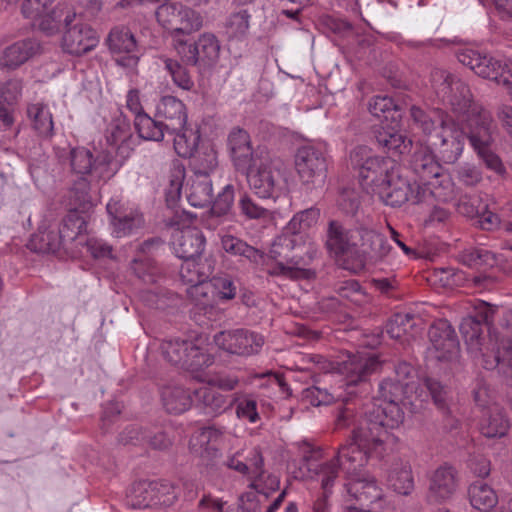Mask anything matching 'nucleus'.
Masks as SVG:
<instances>
[{"label":"nucleus","mask_w":512,"mask_h":512,"mask_svg":"<svg viewBox=\"0 0 512 512\" xmlns=\"http://www.w3.org/2000/svg\"><path fill=\"white\" fill-rule=\"evenodd\" d=\"M241 170L246 172L249 187L259 198L274 199L278 197L283 177L268 152L259 154L254 161L249 163V167H243Z\"/></svg>","instance_id":"nucleus-5"},{"label":"nucleus","mask_w":512,"mask_h":512,"mask_svg":"<svg viewBox=\"0 0 512 512\" xmlns=\"http://www.w3.org/2000/svg\"><path fill=\"white\" fill-rule=\"evenodd\" d=\"M205 237L196 227H188L182 230L175 241L176 255L182 260L203 258Z\"/></svg>","instance_id":"nucleus-26"},{"label":"nucleus","mask_w":512,"mask_h":512,"mask_svg":"<svg viewBox=\"0 0 512 512\" xmlns=\"http://www.w3.org/2000/svg\"><path fill=\"white\" fill-rule=\"evenodd\" d=\"M295 166L306 184L323 183L327 173V161L323 151L314 146H302L295 155Z\"/></svg>","instance_id":"nucleus-12"},{"label":"nucleus","mask_w":512,"mask_h":512,"mask_svg":"<svg viewBox=\"0 0 512 512\" xmlns=\"http://www.w3.org/2000/svg\"><path fill=\"white\" fill-rule=\"evenodd\" d=\"M87 222L77 209H71L62 219L59 229V237L64 244L65 252H72L73 242L86 232Z\"/></svg>","instance_id":"nucleus-32"},{"label":"nucleus","mask_w":512,"mask_h":512,"mask_svg":"<svg viewBox=\"0 0 512 512\" xmlns=\"http://www.w3.org/2000/svg\"><path fill=\"white\" fill-rule=\"evenodd\" d=\"M165 68L172 76L173 82L183 90H191L194 87V81L187 68L188 65L176 60L166 58L164 60Z\"/></svg>","instance_id":"nucleus-51"},{"label":"nucleus","mask_w":512,"mask_h":512,"mask_svg":"<svg viewBox=\"0 0 512 512\" xmlns=\"http://www.w3.org/2000/svg\"><path fill=\"white\" fill-rule=\"evenodd\" d=\"M161 352L168 362L187 370L197 371L210 365L209 355L205 354L190 340L173 339L163 341Z\"/></svg>","instance_id":"nucleus-9"},{"label":"nucleus","mask_w":512,"mask_h":512,"mask_svg":"<svg viewBox=\"0 0 512 512\" xmlns=\"http://www.w3.org/2000/svg\"><path fill=\"white\" fill-rule=\"evenodd\" d=\"M40 48L39 43L31 38L17 41L0 52V68L13 70L34 56Z\"/></svg>","instance_id":"nucleus-24"},{"label":"nucleus","mask_w":512,"mask_h":512,"mask_svg":"<svg viewBox=\"0 0 512 512\" xmlns=\"http://www.w3.org/2000/svg\"><path fill=\"white\" fill-rule=\"evenodd\" d=\"M130 266L137 278L145 284H154L160 278V269L152 257L137 256Z\"/></svg>","instance_id":"nucleus-46"},{"label":"nucleus","mask_w":512,"mask_h":512,"mask_svg":"<svg viewBox=\"0 0 512 512\" xmlns=\"http://www.w3.org/2000/svg\"><path fill=\"white\" fill-rule=\"evenodd\" d=\"M385 450V445H374L372 441H367V445L360 437L353 436L350 444L342 445L336 456L328 463L334 464L337 471L341 469L346 475L344 484L347 492V501H355L361 507L377 505L381 509L383 499L382 489L377 485L375 479L361 472V468L366 464L367 458L372 453L381 456Z\"/></svg>","instance_id":"nucleus-2"},{"label":"nucleus","mask_w":512,"mask_h":512,"mask_svg":"<svg viewBox=\"0 0 512 512\" xmlns=\"http://www.w3.org/2000/svg\"><path fill=\"white\" fill-rule=\"evenodd\" d=\"M76 19V13L66 4H59L49 13H42L33 25L46 35H54L64 26H70Z\"/></svg>","instance_id":"nucleus-27"},{"label":"nucleus","mask_w":512,"mask_h":512,"mask_svg":"<svg viewBox=\"0 0 512 512\" xmlns=\"http://www.w3.org/2000/svg\"><path fill=\"white\" fill-rule=\"evenodd\" d=\"M465 139L463 131L444 129L437 147L438 159L445 164H454L463 152Z\"/></svg>","instance_id":"nucleus-31"},{"label":"nucleus","mask_w":512,"mask_h":512,"mask_svg":"<svg viewBox=\"0 0 512 512\" xmlns=\"http://www.w3.org/2000/svg\"><path fill=\"white\" fill-rule=\"evenodd\" d=\"M428 337L436 359L448 360L456 354L459 341L455 330L447 320L435 321L429 328Z\"/></svg>","instance_id":"nucleus-17"},{"label":"nucleus","mask_w":512,"mask_h":512,"mask_svg":"<svg viewBox=\"0 0 512 512\" xmlns=\"http://www.w3.org/2000/svg\"><path fill=\"white\" fill-rule=\"evenodd\" d=\"M189 203L194 207H204L212 203L213 189L209 177L195 176L192 179L189 193Z\"/></svg>","instance_id":"nucleus-44"},{"label":"nucleus","mask_w":512,"mask_h":512,"mask_svg":"<svg viewBox=\"0 0 512 512\" xmlns=\"http://www.w3.org/2000/svg\"><path fill=\"white\" fill-rule=\"evenodd\" d=\"M152 481L142 480L133 485L131 505L137 508L155 507Z\"/></svg>","instance_id":"nucleus-54"},{"label":"nucleus","mask_w":512,"mask_h":512,"mask_svg":"<svg viewBox=\"0 0 512 512\" xmlns=\"http://www.w3.org/2000/svg\"><path fill=\"white\" fill-rule=\"evenodd\" d=\"M130 136L129 124L126 120L117 119L107 129L106 141L109 146L116 147L120 142L126 141Z\"/></svg>","instance_id":"nucleus-63"},{"label":"nucleus","mask_w":512,"mask_h":512,"mask_svg":"<svg viewBox=\"0 0 512 512\" xmlns=\"http://www.w3.org/2000/svg\"><path fill=\"white\" fill-rule=\"evenodd\" d=\"M153 498L156 506H170L178 496L177 488L167 480L152 481Z\"/></svg>","instance_id":"nucleus-56"},{"label":"nucleus","mask_w":512,"mask_h":512,"mask_svg":"<svg viewBox=\"0 0 512 512\" xmlns=\"http://www.w3.org/2000/svg\"><path fill=\"white\" fill-rule=\"evenodd\" d=\"M184 177V166L178 160L173 161L170 169V185L165 192L166 204L169 208H174L180 199Z\"/></svg>","instance_id":"nucleus-47"},{"label":"nucleus","mask_w":512,"mask_h":512,"mask_svg":"<svg viewBox=\"0 0 512 512\" xmlns=\"http://www.w3.org/2000/svg\"><path fill=\"white\" fill-rule=\"evenodd\" d=\"M389 483L397 493L409 495L414 489L411 466L405 464L400 468H395L389 476Z\"/></svg>","instance_id":"nucleus-50"},{"label":"nucleus","mask_w":512,"mask_h":512,"mask_svg":"<svg viewBox=\"0 0 512 512\" xmlns=\"http://www.w3.org/2000/svg\"><path fill=\"white\" fill-rule=\"evenodd\" d=\"M234 202V187L226 185L213 202L210 213L206 219L207 226L216 229L229 215Z\"/></svg>","instance_id":"nucleus-36"},{"label":"nucleus","mask_w":512,"mask_h":512,"mask_svg":"<svg viewBox=\"0 0 512 512\" xmlns=\"http://www.w3.org/2000/svg\"><path fill=\"white\" fill-rule=\"evenodd\" d=\"M381 199L391 207H400L410 200L412 184L401 175L400 168L391 171L388 179L377 190Z\"/></svg>","instance_id":"nucleus-21"},{"label":"nucleus","mask_w":512,"mask_h":512,"mask_svg":"<svg viewBox=\"0 0 512 512\" xmlns=\"http://www.w3.org/2000/svg\"><path fill=\"white\" fill-rule=\"evenodd\" d=\"M494 313L493 307L485 303L477 317H466L460 324V332L471 351H481L482 346V323H489Z\"/></svg>","instance_id":"nucleus-23"},{"label":"nucleus","mask_w":512,"mask_h":512,"mask_svg":"<svg viewBox=\"0 0 512 512\" xmlns=\"http://www.w3.org/2000/svg\"><path fill=\"white\" fill-rule=\"evenodd\" d=\"M196 401L205 414L218 416L233 405V400L213 387L203 386L194 391Z\"/></svg>","instance_id":"nucleus-29"},{"label":"nucleus","mask_w":512,"mask_h":512,"mask_svg":"<svg viewBox=\"0 0 512 512\" xmlns=\"http://www.w3.org/2000/svg\"><path fill=\"white\" fill-rule=\"evenodd\" d=\"M239 206L243 215L249 219H268L270 211L263 205L258 204L251 196L244 194L239 200Z\"/></svg>","instance_id":"nucleus-60"},{"label":"nucleus","mask_w":512,"mask_h":512,"mask_svg":"<svg viewBox=\"0 0 512 512\" xmlns=\"http://www.w3.org/2000/svg\"><path fill=\"white\" fill-rule=\"evenodd\" d=\"M189 158L195 176L209 177L218 166L217 151L211 144L201 146Z\"/></svg>","instance_id":"nucleus-34"},{"label":"nucleus","mask_w":512,"mask_h":512,"mask_svg":"<svg viewBox=\"0 0 512 512\" xmlns=\"http://www.w3.org/2000/svg\"><path fill=\"white\" fill-rule=\"evenodd\" d=\"M338 206L345 214L355 215L360 207L359 193L354 189H343L338 197Z\"/></svg>","instance_id":"nucleus-64"},{"label":"nucleus","mask_w":512,"mask_h":512,"mask_svg":"<svg viewBox=\"0 0 512 512\" xmlns=\"http://www.w3.org/2000/svg\"><path fill=\"white\" fill-rule=\"evenodd\" d=\"M359 241L362 253L374 263L382 261L391 251V245L383 234L365 227H360Z\"/></svg>","instance_id":"nucleus-28"},{"label":"nucleus","mask_w":512,"mask_h":512,"mask_svg":"<svg viewBox=\"0 0 512 512\" xmlns=\"http://www.w3.org/2000/svg\"><path fill=\"white\" fill-rule=\"evenodd\" d=\"M359 235L360 227L346 229L339 221L331 220L328 223L325 246L330 254L344 256L358 247Z\"/></svg>","instance_id":"nucleus-18"},{"label":"nucleus","mask_w":512,"mask_h":512,"mask_svg":"<svg viewBox=\"0 0 512 512\" xmlns=\"http://www.w3.org/2000/svg\"><path fill=\"white\" fill-rule=\"evenodd\" d=\"M96 179H88L86 176H79L73 183L70 190V201L74 209L85 210L90 207L92 198L90 195V184Z\"/></svg>","instance_id":"nucleus-48"},{"label":"nucleus","mask_w":512,"mask_h":512,"mask_svg":"<svg viewBox=\"0 0 512 512\" xmlns=\"http://www.w3.org/2000/svg\"><path fill=\"white\" fill-rule=\"evenodd\" d=\"M176 49L183 63L196 67L202 73L218 61L220 43L214 34L204 33L192 44L177 39Z\"/></svg>","instance_id":"nucleus-7"},{"label":"nucleus","mask_w":512,"mask_h":512,"mask_svg":"<svg viewBox=\"0 0 512 512\" xmlns=\"http://www.w3.org/2000/svg\"><path fill=\"white\" fill-rule=\"evenodd\" d=\"M214 271V260L208 257L183 260L179 275L183 283L189 287L205 282Z\"/></svg>","instance_id":"nucleus-30"},{"label":"nucleus","mask_w":512,"mask_h":512,"mask_svg":"<svg viewBox=\"0 0 512 512\" xmlns=\"http://www.w3.org/2000/svg\"><path fill=\"white\" fill-rule=\"evenodd\" d=\"M468 497L471 505L482 511L490 510L498 503V496L494 489L480 480L469 486Z\"/></svg>","instance_id":"nucleus-39"},{"label":"nucleus","mask_w":512,"mask_h":512,"mask_svg":"<svg viewBox=\"0 0 512 512\" xmlns=\"http://www.w3.org/2000/svg\"><path fill=\"white\" fill-rule=\"evenodd\" d=\"M107 44L113 54H127V56L116 60L118 65L130 69L137 66L139 57L135 53L138 50V45L134 34L128 27L112 28L107 37Z\"/></svg>","instance_id":"nucleus-13"},{"label":"nucleus","mask_w":512,"mask_h":512,"mask_svg":"<svg viewBox=\"0 0 512 512\" xmlns=\"http://www.w3.org/2000/svg\"><path fill=\"white\" fill-rule=\"evenodd\" d=\"M309 471H314L320 478L323 494L319 497L312 506V512H330L328 503V496L331 493V488L337 478V469L334 464L323 463L317 464L314 468L309 467Z\"/></svg>","instance_id":"nucleus-33"},{"label":"nucleus","mask_w":512,"mask_h":512,"mask_svg":"<svg viewBox=\"0 0 512 512\" xmlns=\"http://www.w3.org/2000/svg\"><path fill=\"white\" fill-rule=\"evenodd\" d=\"M168 134L174 135V149L180 157H190L197 150L200 139V135L197 132L184 128L182 131Z\"/></svg>","instance_id":"nucleus-49"},{"label":"nucleus","mask_w":512,"mask_h":512,"mask_svg":"<svg viewBox=\"0 0 512 512\" xmlns=\"http://www.w3.org/2000/svg\"><path fill=\"white\" fill-rule=\"evenodd\" d=\"M299 240L300 238L297 234L288 232L286 227L285 232L274 241L270 253L274 258H284L288 263L299 266L301 264L300 257L296 255L290 256L289 254L300 244Z\"/></svg>","instance_id":"nucleus-42"},{"label":"nucleus","mask_w":512,"mask_h":512,"mask_svg":"<svg viewBox=\"0 0 512 512\" xmlns=\"http://www.w3.org/2000/svg\"><path fill=\"white\" fill-rule=\"evenodd\" d=\"M161 395L163 405L169 413L181 414L191 407V393L180 386L165 387Z\"/></svg>","instance_id":"nucleus-37"},{"label":"nucleus","mask_w":512,"mask_h":512,"mask_svg":"<svg viewBox=\"0 0 512 512\" xmlns=\"http://www.w3.org/2000/svg\"><path fill=\"white\" fill-rule=\"evenodd\" d=\"M27 115L31 120L33 129L40 137H52L54 128L52 114L46 105L41 103L30 104L27 107Z\"/></svg>","instance_id":"nucleus-40"},{"label":"nucleus","mask_w":512,"mask_h":512,"mask_svg":"<svg viewBox=\"0 0 512 512\" xmlns=\"http://www.w3.org/2000/svg\"><path fill=\"white\" fill-rule=\"evenodd\" d=\"M27 247L37 253H56L64 250V244L57 230H44L31 236Z\"/></svg>","instance_id":"nucleus-43"},{"label":"nucleus","mask_w":512,"mask_h":512,"mask_svg":"<svg viewBox=\"0 0 512 512\" xmlns=\"http://www.w3.org/2000/svg\"><path fill=\"white\" fill-rule=\"evenodd\" d=\"M215 344L222 350L236 355L257 354L264 344V337L246 329L220 331L214 335Z\"/></svg>","instance_id":"nucleus-11"},{"label":"nucleus","mask_w":512,"mask_h":512,"mask_svg":"<svg viewBox=\"0 0 512 512\" xmlns=\"http://www.w3.org/2000/svg\"><path fill=\"white\" fill-rule=\"evenodd\" d=\"M71 167L73 171L81 176L90 175V178L95 179L93 175V154L85 148H76L71 151Z\"/></svg>","instance_id":"nucleus-55"},{"label":"nucleus","mask_w":512,"mask_h":512,"mask_svg":"<svg viewBox=\"0 0 512 512\" xmlns=\"http://www.w3.org/2000/svg\"><path fill=\"white\" fill-rule=\"evenodd\" d=\"M319 216L320 210L315 207L300 211L290 220L287 225V230L292 234H299L300 232L315 225L319 219Z\"/></svg>","instance_id":"nucleus-53"},{"label":"nucleus","mask_w":512,"mask_h":512,"mask_svg":"<svg viewBox=\"0 0 512 512\" xmlns=\"http://www.w3.org/2000/svg\"><path fill=\"white\" fill-rule=\"evenodd\" d=\"M221 246L225 252L233 256L244 257L253 263H258L264 256L261 250L232 235L223 236L221 238Z\"/></svg>","instance_id":"nucleus-41"},{"label":"nucleus","mask_w":512,"mask_h":512,"mask_svg":"<svg viewBox=\"0 0 512 512\" xmlns=\"http://www.w3.org/2000/svg\"><path fill=\"white\" fill-rule=\"evenodd\" d=\"M411 168L423 182L438 178L442 170L433 151L423 144L416 145L411 159Z\"/></svg>","instance_id":"nucleus-25"},{"label":"nucleus","mask_w":512,"mask_h":512,"mask_svg":"<svg viewBox=\"0 0 512 512\" xmlns=\"http://www.w3.org/2000/svg\"><path fill=\"white\" fill-rule=\"evenodd\" d=\"M377 144L392 155H403L410 152L412 140L400 132L392 131L381 127L375 132Z\"/></svg>","instance_id":"nucleus-35"},{"label":"nucleus","mask_w":512,"mask_h":512,"mask_svg":"<svg viewBox=\"0 0 512 512\" xmlns=\"http://www.w3.org/2000/svg\"><path fill=\"white\" fill-rule=\"evenodd\" d=\"M334 290L340 297L349 300L355 305H362L367 301L366 293L359 282L354 279L335 283Z\"/></svg>","instance_id":"nucleus-52"},{"label":"nucleus","mask_w":512,"mask_h":512,"mask_svg":"<svg viewBox=\"0 0 512 512\" xmlns=\"http://www.w3.org/2000/svg\"><path fill=\"white\" fill-rule=\"evenodd\" d=\"M112 162L113 155L110 151L102 152L93 158V175L97 181L110 179L115 174L116 170L111 167Z\"/></svg>","instance_id":"nucleus-61"},{"label":"nucleus","mask_w":512,"mask_h":512,"mask_svg":"<svg viewBox=\"0 0 512 512\" xmlns=\"http://www.w3.org/2000/svg\"><path fill=\"white\" fill-rule=\"evenodd\" d=\"M157 21L173 35H189L202 27L199 13L181 3H164L156 12Z\"/></svg>","instance_id":"nucleus-8"},{"label":"nucleus","mask_w":512,"mask_h":512,"mask_svg":"<svg viewBox=\"0 0 512 512\" xmlns=\"http://www.w3.org/2000/svg\"><path fill=\"white\" fill-rule=\"evenodd\" d=\"M430 79L438 97L448 104L459 118L472 114L475 112L474 109H482L473 102L469 86L455 75L443 69L434 68Z\"/></svg>","instance_id":"nucleus-4"},{"label":"nucleus","mask_w":512,"mask_h":512,"mask_svg":"<svg viewBox=\"0 0 512 512\" xmlns=\"http://www.w3.org/2000/svg\"><path fill=\"white\" fill-rule=\"evenodd\" d=\"M227 145L233 163L239 170L243 167H249V163L254 161L259 154H264L266 152L260 148L254 151L251 146V139L248 132L240 127H234L231 129L228 134Z\"/></svg>","instance_id":"nucleus-19"},{"label":"nucleus","mask_w":512,"mask_h":512,"mask_svg":"<svg viewBox=\"0 0 512 512\" xmlns=\"http://www.w3.org/2000/svg\"><path fill=\"white\" fill-rule=\"evenodd\" d=\"M472 114L463 118L467 122L465 133L473 149L478 152L489 148L493 142L491 114L485 109H474Z\"/></svg>","instance_id":"nucleus-14"},{"label":"nucleus","mask_w":512,"mask_h":512,"mask_svg":"<svg viewBox=\"0 0 512 512\" xmlns=\"http://www.w3.org/2000/svg\"><path fill=\"white\" fill-rule=\"evenodd\" d=\"M509 427V420L505 412L498 406H494L482 419L480 430L485 437L494 438L505 436Z\"/></svg>","instance_id":"nucleus-38"},{"label":"nucleus","mask_w":512,"mask_h":512,"mask_svg":"<svg viewBox=\"0 0 512 512\" xmlns=\"http://www.w3.org/2000/svg\"><path fill=\"white\" fill-rule=\"evenodd\" d=\"M216 298L221 300H232L236 296V285L228 275L209 278Z\"/></svg>","instance_id":"nucleus-59"},{"label":"nucleus","mask_w":512,"mask_h":512,"mask_svg":"<svg viewBox=\"0 0 512 512\" xmlns=\"http://www.w3.org/2000/svg\"><path fill=\"white\" fill-rule=\"evenodd\" d=\"M250 15L246 10L233 13L228 18L226 27L231 37H242L249 29Z\"/></svg>","instance_id":"nucleus-62"},{"label":"nucleus","mask_w":512,"mask_h":512,"mask_svg":"<svg viewBox=\"0 0 512 512\" xmlns=\"http://www.w3.org/2000/svg\"><path fill=\"white\" fill-rule=\"evenodd\" d=\"M159 118H151L148 114L137 115L134 118V127L140 138L151 141H161L166 133V128Z\"/></svg>","instance_id":"nucleus-45"},{"label":"nucleus","mask_w":512,"mask_h":512,"mask_svg":"<svg viewBox=\"0 0 512 512\" xmlns=\"http://www.w3.org/2000/svg\"><path fill=\"white\" fill-rule=\"evenodd\" d=\"M367 155L366 147H357L351 153L352 161L359 166V176L366 185H373L377 190L390 176L391 171L398 167L390 157L366 156L363 162V156Z\"/></svg>","instance_id":"nucleus-10"},{"label":"nucleus","mask_w":512,"mask_h":512,"mask_svg":"<svg viewBox=\"0 0 512 512\" xmlns=\"http://www.w3.org/2000/svg\"><path fill=\"white\" fill-rule=\"evenodd\" d=\"M424 386L429 391L434 404L444 414L449 411V390L440 381L432 377L424 379Z\"/></svg>","instance_id":"nucleus-57"},{"label":"nucleus","mask_w":512,"mask_h":512,"mask_svg":"<svg viewBox=\"0 0 512 512\" xmlns=\"http://www.w3.org/2000/svg\"><path fill=\"white\" fill-rule=\"evenodd\" d=\"M156 117L163 123L166 133L182 131L187 122L185 104L174 96H164L156 107Z\"/></svg>","instance_id":"nucleus-20"},{"label":"nucleus","mask_w":512,"mask_h":512,"mask_svg":"<svg viewBox=\"0 0 512 512\" xmlns=\"http://www.w3.org/2000/svg\"><path fill=\"white\" fill-rule=\"evenodd\" d=\"M457 487L458 472L453 466L445 463L432 472L427 497L431 502L441 503L450 499Z\"/></svg>","instance_id":"nucleus-16"},{"label":"nucleus","mask_w":512,"mask_h":512,"mask_svg":"<svg viewBox=\"0 0 512 512\" xmlns=\"http://www.w3.org/2000/svg\"><path fill=\"white\" fill-rule=\"evenodd\" d=\"M407 384L392 378L379 384L378 396L364 404V418L360 422L356 437L367 445L372 441L376 447L386 445L392 438L390 430L399 427L404 421L400 407Z\"/></svg>","instance_id":"nucleus-1"},{"label":"nucleus","mask_w":512,"mask_h":512,"mask_svg":"<svg viewBox=\"0 0 512 512\" xmlns=\"http://www.w3.org/2000/svg\"><path fill=\"white\" fill-rule=\"evenodd\" d=\"M420 317L410 313H396L386 324V332L390 338L408 343L416 338L422 330Z\"/></svg>","instance_id":"nucleus-22"},{"label":"nucleus","mask_w":512,"mask_h":512,"mask_svg":"<svg viewBox=\"0 0 512 512\" xmlns=\"http://www.w3.org/2000/svg\"><path fill=\"white\" fill-rule=\"evenodd\" d=\"M461 262L471 268L492 266L495 263L494 255L485 249H468L460 255Z\"/></svg>","instance_id":"nucleus-58"},{"label":"nucleus","mask_w":512,"mask_h":512,"mask_svg":"<svg viewBox=\"0 0 512 512\" xmlns=\"http://www.w3.org/2000/svg\"><path fill=\"white\" fill-rule=\"evenodd\" d=\"M380 362L376 357L366 359H359L350 364L349 372L347 374V394L354 395V398H347L343 400V404L338 407L335 419V428L344 429L355 425L352 436L346 444L353 441L355 430H358L361 420L364 418V404H362V416L358 419L357 407L359 406V397L363 394L368 395L370 392V384L367 382V377L374 372Z\"/></svg>","instance_id":"nucleus-3"},{"label":"nucleus","mask_w":512,"mask_h":512,"mask_svg":"<svg viewBox=\"0 0 512 512\" xmlns=\"http://www.w3.org/2000/svg\"><path fill=\"white\" fill-rule=\"evenodd\" d=\"M96 31L84 23H72L66 26L62 37L63 49L75 56L84 55L93 50L98 44Z\"/></svg>","instance_id":"nucleus-15"},{"label":"nucleus","mask_w":512,"mask_h":512,"mask_svg":"<svg viewBox=\"0 0 512 512\" xmlns=\"http://www.w3.org/2000/svg\"><path fill=\"white\" fill-rule=\"evenodd\" d=\"M457 58L478 76L502 85L512 99V71L508 64L473 49L461 51Z\"/></svg>","instance_id":"nucleus-6"}]
</instances>
